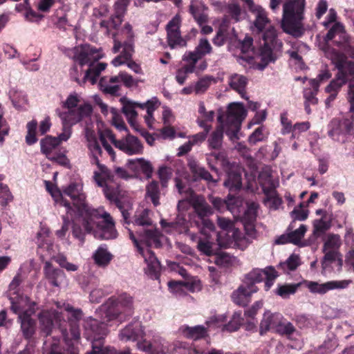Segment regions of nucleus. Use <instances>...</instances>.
<instances>
[{
    "label": "nucleus",
    "instance_id": "obj_1",
    "mask_svg": "<svg viewBox=\"0 0 354 354\" xmlns=\"http://www.w3.org/2000/svg\"><path fill=\"white\" fill-rule=\"evenodd\" d=\"M46 190L55 202L65 207L68 214L77 213L73 221V235L84 242L85 234H91L97 239H113L118 236L115 224L110 214L103 207L93 209L86 202L82 181L71 183L60 192L50 182L45 180Z\"/></svg>",
    "mask_w": 354,
    "mask_h": 354
},
{
    "label": "nucleus",
    "instance_id": "obj_2",
    "mask_svg": "<svg viewBox=\"0 0 354 354\" xmlns=\"http://www.w3.org/2000/svg\"><path fill=\"white\" fill-rule=\"evenodd\" d=\"M245 116L246 110L241 103L230 104L225 115H219L218 117L220 125L208 138L209 147L218 149L221 147L224 131L230 140L234 142L239 140L241 122Z\"/></svg>",
    "mask_w": 354,
    "mask_h": 354
},
{
    "label": "nucleus",
    "instance_id": "obj_3",
    "mask_svg": "<svg viewBox=\"0 0 354 354\" xmlns=\"http://www.w3.org/2000/svg\"><path fill=\"white\" fill-rule=\"evenodd\" d=\"M63 108L66 111H56L63 124L62 133L55 137L59 145L63 142H66L71 138V127L89 117L93 110L91 105L89 103L82 102L80 95L75 93L68 96L66 101L63 102Z\"/></svg>",
    "mask_w": 354,
    "mask_h": 354
},
{
    "label": "nucleus",
    "instance_id": "obj_4",
    "mask_svg": "<svg viewBox=\"0 0 354 354\" xmlns=\"http://www.w3.org/2000/svg\"><path fill=\"white\" fill-rule=\"evenodd\" d=\"M129 233L130 239L147 264V267L145 268V273L152 279H158L160 270V263L148 248L160 247L164 236L157 230H144L138 232L136 236L132 230L129 229Z\"/></svg>",
    "mask_w": 354,
    "mask_h": 354
},
{
    "label": "nucleus",
    "instance_id": "obj_5",
    "mask_svg": "<svg viewBox=\"0 0 354 354\" xmlns=\"http://www.w3.org/2000/svg\"><path fill=\"white\" fill-rule=\"evenodd\" d=\"M282 2L283 30L292 35L301 32L306 0H270L269 7L273 12H277Z\"/></svg>",
    "mask_w": 354,
    "mask_h": 354
},
{
    "label": "nucleus",
    "instance_id": "obj_6",
    "mask_svg": "<svg viewBox=\"0 0 354 354\" xmlns=\"http://www.w3.org/2000/svg\"><path fill=\"white\" fill-rule=\"evenodd\" d=\"M327 58L337 69L335 78L325 88L326 93L338 94L341 88L351 77H354V62L348 59L347 57L335 49L326 46L324 49Z\"/></svg>",
    "mask_w": 354,
    "mask_h": 354
},
{
    "label": "nucleus",
    "instance_id": "obj_7",
    "mask_svg": "<svg viewBox=\"0 0 354 354\" xmlns=\"http://www.w3.org/2000/svg\"><path fill=\"white\" fill-rule=\"evenodd\" d=\"M97 169L94 171L93 179L96 184L102 188L105 197L116 204L121 212L122 217L127 223H130V213L129 209H124L118 199V188L116 184L113 183L114 176L113 173L108 169L104 165L100 163L98 159H96Z\"/></svg>",
    "mask_w": 354,
    "mask_h": 354
},
{
    "label": "nucleus",
    "instance_id": "obj_8",
    "mask_svg": "<svg viewBox=\"0 0 354 354\" xmlns=\"http://www.w3.org/2000/svg\"><path fill=\"white\" fill-rule=\"evenodd\" d=\"M176 187L180 194H184L187 199L179 201L178 209L179 211L187 209L188 205H192L199 217L208 216L213 212L210 206L206 203L205 198L199 195L194 194L187 183V180L179 178H175Z\"/></svg>",
    "mask_w": 354,
    "mask_h": 354
},
{
    "label": "nucleus",
    "instance_id": "obj_9",
    "mask_svg": "<svg viewBox=\"0 0 354 354\" xmlns=\"http://www.w3.org/2000/svg\"><path fill=\"white\" fill-rule=\"evenodd\" d=\"M50 234V232L48 227L45 225L40 226L36 236L37 254L43 261L55 259L60 266L64 268L67 263L66 257L59 254V247L54 243Z\"/></svg>",
    "mask_w": 354,
    "mask_h": 354
},
{
    "label": "nucleus",
    "instance_id": "obj_10",
    "mask_svg": "<svg viewBox=\"0 0 354 354\" xmlns=\"http://www.w3.org/2000/svg\"><path fill=\"white\" fill-rule=\"evenodd\" d=\"M106 135L116 148L127 155H140L143 153L142 143L137 137L131 134H127L120 140H116L115 135L111 131H106Z\"/></svg>",
    "mask_w": 354,
    "mask_h": 354
},
{
    "label": "nucleus",
    "instance_id": "obj_11",
    "mask_svg": "<svg viewBox=\"0 0 354 354\" xmlns=\"http://www.w3.org/2000/svg\"><path fill=\"white\" fill-rule=\"evenodd\" d=\"M252 13L255 16L252 26V30L257 32H263V39L273 41L275 37H277V32L274 27L272 25L271 21L268 17L266 10L261 7Z\"/></svg>",
    "mask_w": 354,
    "mask_h": 354
},
{
    "label": "nucleus",
    "instance_id": "obj_12",
    "mask_svg": "<svg viewBox=\"0 0 354 354\" xmlns=\"http://www.w3.org/2000/svg\"><path fill=\"white\" fill-rule=\"evenodd\" d=\"M259 181L262 185L266 198L263 200L264 204L270 209L276 210L281 205L282 201L277 195L275 187L277 183L274 182L270 175H268L264 179V174L259 176Z\"/></svg>",
    "mask_w": 354,
    "mask_h": 354
},
{
    "label": "nucleus",
    "instance_id": "obj_13",
    "mask_svg": "<svg viewBox=\"0 0 354 354\" xmlns=\"http://www.w3.org/2000/svg\"><path fill=\"white\" fill-rule=\"evenodd\" d=\"M102 49L89 44H84L74 48V59L80 65L93 64L104 57Z\"/></svg>",
    "mask_w": 354,
    "mask_h": 354
},
{
    "label": "nucleus",
    "instance_id": "obj_14",
    "mask_svg": "<svg viewBox=\"0 0 354 354\" xmlns=\"http://www.w3.org/2000/svg\"><path fill=\"white\" fill-rule=\"evenodd\" d=\"M211 236L212 235L201 236L198 239L197 248L203 254L214 255L221 248H227L231 245V239H223L221 233L216 235L217 243L213 242Z\"/></svg>",
    "mask_w": 354,
    "mask_h": 354
},
{
    "label": "nucleus",
    "instance_id": "obj_15",
    "mask_svg": "<svg viewBox=\"0 0 354 354\" xmlns=\"http://www.w3.org/2000/svg\"><path fill=\"white\" fill-rule=\"evenodd\" d=\"M353 118L333 119L328 125V136L334 140L344 142L346 135L353 131Z\"/></svg>",
    "mask_w": 354,
    "mask_h": 354
},
{
    "label": "nucleus",
    "instance_id": "obj_16",
    "mask_svg": "<svg viewBox=\"0 0 354 354\" xmlns=\"http://www.w3.org/2000/svg\"><path fill=\"white\" fill-rule=\"evenodd\" d=\"M263 40L264 41L263 46L261 48L259 54L261 62L257 65V68L261 71H263L269 63L277 59V53L280 51L282 46L281 41L277 39V37L273 41Z\"/></svg>",
    "mask_w": 354,
    "mask_h": 354
},
{
    "label": "nucleus",
    "instance_id": "obj_17",
    "mask_svg": "<svg viewBox=\"0 0 354 354\" xmlns=\"http://www.w3.org/2000/svg\"><path fill=\"white\" fill-rule=\"evenodd\" d=\"M180 24V17L176 16L169 21L166 27L167 43L172 49L187 46V41L181 36Z\"/></svg>",
    "mask_w": 354,
    "mask_h": 354
},
{
    "label": "nucleus",
    "instance_id": "obj_18",
    "mask_svg": "<svg viewBox=\"0 0 354 354\" xmlns=\"http://www.w3.org/2000/svg\"><path fill=\"white\" fill-rule=\"evenodd\" d=\"M328 28L329 30L324 37L326 42L332 40L336 35H339V41H336L337 46L351 56V54L353 53L351 52V38L345 32L343 24L340 22L335 23Z\"/></svg>",
    "mask_w": 354,
    "mask_h": 354
},
{
    "label": "nucleus",
    "instance_id": "obj_19",
    "mask_svg": "<svg viewBox=\"0 0 354 354\" xmlns=\"http://www.w3.org/2000/svg\"><path fill=\"white\" fill-rule=\"evenodd\" d=\"M351 283V280L330 281L323 283L311 281H304L305 286L310 292L319 295L326 294L329 290L335 289L346 288Z\"/></svg>",
    "mask_w": 354,
    "mask_h": 354
},
{
    "label": "nucleus",
    "instance_id": "obj_20",
    "mask_svg": "<svg viewBox=\"0 0 354 354\" xmlns=\"http://www.w3.org/2000/svg\"><path fill=\"white\" fill-rule=\"evenodd\" d=\"M39 328L45 335L51 333L54 326L59 324L62 319L61 312L53 310H43L38 315Z\"/></svg>",
    "mask_w": 354,
    "mask_h": 354
},
{
    "label": "nucleus",
    "instance_id": "obj_21",
    "mask_svg": "<svg viewBox=\"0 0 354 354\" xmlns=\"http://www.w3.org/2000/svg\"><path fill=\"white\" fill-rule=\"evenodd\" d=\"M212 51V47L206 38H201L193 51H186L183 56V60L186 62L196 64L198 60Z\"/></svg>",
    "mask_w": 354,
    "mask_h": 354
},
{
    "label": "nucleus",
    "instance_id": "obj_22",
    "mask_svg": "<svg viewBox=\"0 0 354 354\" xmlns=\"http://www.w3.org/2000/svg\"><path fill=\"white\" fill-rule=\"evenodd\" d=\"M11 310L20 317V315H33L35 312V302H30L28 297L19 295L17 297H10Z\"/></svg>",
    "mask_w": 354,
    "mask_h": 354
},
{
    "label": "nucleus",
    "instance_id": "obj_23",
    "mask_svg": "<svg viewBox=\"0 0 354 354\" xmlns=\"http://www.w3.org/2000/svg\"><path fill=\"white\" fill-rule=\"evenodd\" d=\"M324 245L322 251L324 253V258L326 261L340 254L339 249L342 245V239L339 235L335 234H328L323 239Z\"/></svg>",
    "mask_w": 354,
    "mask_h": 354
},
{
    "label": "nucleus",
    "instance_id": "obj_24",
    "mask_svg": "<svg viewBox=\"0 0 354 354\" xmlns=\"http://www.w3.org/2000/svg\"><path fill=\"white\" fill-rule=\"evenodd\" d=\"M144 330L139 321H134L127 325L119 333V338L122 341H136L142 337Z\"/></svg>",
    "mask_w": 354,
    "mask_h": 354
},
{
    "label": "nucleus",
    "instance_id": "obj_25",
    "mask_svg": "<svg viewBox=\"0 0 354 354\" xmlns=\"http://www.w3.org/2000/svg\"><path fill=\"white\" fill-rule=\"evenodd\" d=\"M258 291L256 286H248L244 282L236 290L234 291L231 298L236 304L246 306L250 301V298L253 293Z\"/></svg>",
    "mask_w": 354,
    "mask_h": 354
},
{
    "label": "nucleus",
    "instance_id": "obj_26",
    "mask_svg": "<svg viewBox=\"0 0 354 354\" xmlns=\"http://www.w3.org/2000/svg\"><path fill=\"white\" fill-rule=\"evenodd\" d=\"M282 317L283 315L279 313L265 311L260 323V334L262 335L271 330L276 331L277 326L282 321Z\"/></svg>",
    "mask_w": 354,
    "mask_h": 354
},
{
    "label": "nucleus",
    "instance_id": "obj_27",
    "mask_svg": "<svg viewBox=\"0 0 354 354\" xmlns=\"http://www.w3.org/2000/svg\"><path fill=\"white\" fill-rule=\"evenodd\" d=\"M218 225L223 230L221 232L223 239L230 238L231 244L240 240L241 233L238 229L234 227L233 223L231 221L225 218L218 217Z\"/></svg>",
    "mask_w": 354,
    "mask_h": 354
},
{
    "label": "nucleus",
    "instance_id": "obj_28",
    "mask_svg": "<svg viewBox=\"0 0 354 354\" xmlns=\"http://www.w3.org/2000/svg\"><path fill=\"white\" fill-rule=\"evenodd\" d=\"M207 7L200 0H192L189 5V12L198 25L208 21Z\"/></svg>",
    "mask_w": 354,
    "mask_h": 354
},
{
    "label": "nucleus",
    "instance_id": "obj_29",
    "mask_svg": "<svg viewBox=\"0 0 354 354\" xmlns=\"http://www.w3.org/2000/svg\"><path fill=\"white\" fill-rule=\"evenodd\" d=\"M122 104V112L127 118L129 124L136 131H138V125L137 124L138 113L136 111V107L138 106L137 104L139 102H133L127 98L122 97L120 99Z\"/></svg>",
    "mask_w": 354,
    "mask_h": 354
},
{
    "label": "nucleus",
    "instance_id": "obj_30",
    "mask_svg": "<svg viewBox=\"0 0 354 354\" xmlns=\"http://www.w3.org/2000/svg\"><path fill=\"white\" fill-rule=\"evenodd\" d=\"M160 225L163 230L169 234H181L186 232L188 227L186 219L181 215L178 216L175 222L167 223L162 219Z\"/></svg>",
    "mask_w": 354,
    "mask_h": 354
},
{
    "label": "nucleus",
    "instance_id": "obj_31",
    "mask_svg": "<svg viewBox=\"0 0 354 354\" xmlns=\"http://www.w3.org/2000/svg\"><path fill=\"white\" fill-rule=\"evenodd\" d=\"M252 39L251 37H245L240 44L241 55L238 56L237 62L241 65L250 64L254 59V50L252 47Z\"/></svg>",
    "mask_w": 354,
    "mask_h": 354
},
{
    "label": "nucleus",
    "instance_id": "obj_32",
    "mask_svg": "<svg viewBox=\"0 0 354 354\" xmlns=\"http://www.w3.org/2000/svg\"><path fill=\"white\" fill-rule=\"evenodd\" d=\"M127 167L133 171L142 172L147 177H150L153 171L151 162L144 158L129 159L127 163Z\"/></svg>",
    "mask_w": 354,
    "mask_h": 354
},
{
    "label": "nucleus",
    "instance_id": "obj_33",
    "mask_svg": "<svg viewBox=\"0 0 354 354\" xmlns=\"http://www.w3.org/2000/svg\"><path fill=\"white\" fill-rule=\"evenodd\" d=\"M198 112L199 115L196 120L197 124L205 131H209L211 129V125L208 124V122H212L214 120L215 116L214 111H207L204 102H200L198 103Z\"/></svg>",
    "mask_w": 354,
    "mask_h": 354
},
{
    "label": "nucleus",
    "instance_id": "obj_34",
    "mask_svg": "<svg viewBox=\"0 0 354 354\" xmlns=\"http://www.w3.org/2000/svg\"><path fill=\"white\" fill-rule=\"evenodd\" d=\"M141 109H146L147 114L145 116V120L149 128H153L155 119L153 118L154 111L160 106V103L157 97H153L142 104H137Z\"/></svg>",
    "mask_w": 354,
    "mask_h": 354
},
{
    "label": "nucleus",
    "instance_id": "obj_35",
    "mask_svg": "<svg viewBox=\"0 0 354 354\" xmlns=\"http://www.w3.org/2000/svg\"><path fill=\"white\" fill-rule=\"evenodd\" d=\"M85 137L87 141L88 149L93 157L94 161L96 162V159H98V156L102 153V149L98 142L97 135L94 131L86 128Z\"/></svg>",
    "mask_w": 354,
    "mask_h": 354
},
{
    "label": "nucleus",
    "instance_id": "obj_36",
    "mask_svg": "<svg viewBox=\"0 0 354 354\" xmlns=\"http://www.w3.org/2000/svg\"><path fill=\"white\" fill-rule=\"evenodd\" d=\"M147 335L153 337L152 354H166L170 352L171 344L158 333L149 331Z\"/></svg>",
    "mask_w": 354,
    "mask_h": 354
},
{
    "label": "nucleus",
    "instance_id": "obj_37",
    "mask_svg": "<svg viewBox=\"0 0 354 354\" xmlns=\"http://www.w3.org/2000/svg\"><path fill=\"white\" fill-rule=\"evenodd\" d=\"M44 272L50 283L54 286H59L65 279L64 272L53 268L48 261L45 262Z\"/></svg>",
    "mask_w": 354,
    "mask_h": 354
},
{
    "label": "nucleus",
    "instance_id": "obj_38",
    "mask_svg": "<svg viewBox=\"0 0 354 354\" xmlns=\"http://www.w3.org/2000/svg\"><path fill=\"white\" fill-rule=\"evenodd\" d=\"M179 332L187 338L196 340L205 336L207 328L201 325L193 327L184 325L179 328Z\"/></svg>",
    "mask_w": 354,
    "mask_h": 354
},
{
    "label": "nucleus",
    "instance_id": "obj_39",
    "mask_svg": "<svg viewBox=\"0 0 354 354\" xmlns=\"http://www.w3.org/2000/svg\"><path fill=\"white\" fill-rule=\"evenodd\" d=\"M107 64L104 62H95L91 64L88 68L84 71V79H87L91 84H95L102 71L105 70Z\"/></svg>",
    "mask_w": 354,
    "mask_h": 354
},
{
    "label": "nucleus",
    "instance_id": "obj_40",
    "mask_svg": "<svg viewBox=\"0 0 354 354\" xmlns=\"http://www.w3.org/2000/svg\"><path fill=\"white\" fill-rule=\"evenodd\" d=\"M322 274L326 275L330 272H339L342 270L343 261L341 254H337V257L328 259L326 258L322 259Z\"/></svg>",
    "mask_w": 354,
    "mask_h": 354
},
{
    "label": "nucleus",
    "instance_id": "obj_41",
    "mask_svg": "<svg viewBox=\"0 0 354 354\" xmlns=\"http://www.w3.org/2000/svg\"><path fill=\"white\" fill-rule=\"evenodd\" d=\"M188 166L194 175V180L204 179L209 182H216L213 180L211 174L204 167H201L195 160L190 159L188 162Z\"/></svg>",
    "mask_w": 354,
    "mask_h": 354
},
{
    "label": "nucleus",
    "instance_id": "obj_42",
    "mask_svg": "<svg viewBox=\"0 0 354 354\" xmlns=\"http://www.w3.org/2000/svg\"><path fill=\"white\" fill-rule=\"evenodd\" d=\"M32 315H20L19 317L23 335L26 339L31 338L35 332V322L31 318Z\"/></svg>",
    "mask_w": 354,
    "mask_h": 354
},
{
    "label": "nucleus",
    "instance_id": "obj_43",
    "mask_svg": "<svg viewBox=\"0 0 354 354\" xmlns=\"http://www.w3.org/2000/svg\"><path fill=\"white\" fill-rule=\"evenodd\" d=\"M93 258L98 266L105 267L111 261L112 255L105 245H100L93 253Z\"/></svg>",
    "mask_w": 354,
    "mask_h": 354
},
{
    "label": "nucleus",
    "instance_id": "obj_44",
    "mask_svg": "<svg viewBox=\"0 0 354 354\" xmlns=\"http://www.w3.org/2000/svg\"><path fill=\"white\" fill-rule=\"evenodd\" d=\"M247 83V78L240 74H233L229 79V85L230 87L237 91L242 97H245V89Z\"/></svg>",
    "mask_w": 354,
    "mask_h": 354
},
{
    "label": "nucleus",
    "instance_id": "obj_45",
    "mask_svg": "<svg viewBox=\"0 0 354 354\" xmlns=\"http://www.w3.org/2000/svg\"><path fill=\"white\" fill-rule=\"evenodd\" d=\"M122 48V50L121 53L119 55L122 58L127 61V62L131 60V57L133 50V44L131 43L124 42L121 44V42L114 40V46L113 47V52L116 53L119 52L120 49Z\"/></svg>",
    "mask_w": 354,
    "mask_h": 354
},
{
    "label": "nucleus",
    "instance_id": "obj_46",
    "mask_svg": "<svg viewBox=\"0 0 354 354\" xmlns=\"http://www.w3.org/2000/svg\"><path fill=\"white\" fill-rule=\"evenodd\" d=\"M40 145L41 152L44 153L47 158H49L50 156L56 153L55 151L59 144L55 137L47 136L41 140Z\"/></svg>",
    "mask_w": 354,
    "mask_h": 354
},
{
    "label": "nucleus",
    "instance_id": "obj_47",
    "mask_svg": "<svg viewBox=\"0 0 354 354\" xmlns=\"http://www.w3.org/2000/svg\"><path fill=\"white\" fill-rule=\"evenodd\" d=\"M100 90L111 95H117L120 89L118 82H111V77H102L99 82Z\"/></svg>",
    "mask_w": 354,
    "mask_h": 354
},
{
    "label": "nucleus",
    "instance_id": "obj_48",
    "mask_svg": "<svg viewBox=\"0 0 354 354\" xmlns=\"http://www.w3.org/2000/svg\"><path fill=\"white\" fill-rule=\"evenodd\" d=\"M224 186L232 192L239 190L242 186L241 174L236 171L229 173L227 179L224 182Z\"/></svg>",
    "mask_w": 354,
    "mask_h": 354
},
{
    "label": "nucleus",
    "instance_id": "obj_49",
    "mask_svg": "<svg viewBox=\"0 0 354 354\" xmlns=\"http://www.w3.org/2000/svg\"><path fill=\"white\" fill-rule=\"evenodd\" d=\"M267 274V268L265 270L254 269L247 274L244 283L248 286H255V283L262 281Z\"/></svg>",
    "mask_w": 354,
    "mask_h": 354
},
{
    "label": "nucleus",
    "instance_id": "obj_50",
    "mask_svg": "<svg viewBox=\"0 0 354 354\" xmlns=\"http://www.w3.org/2000/svg\"><path fill=\"white\" fill-rule=\"evenodd\" d=\"M63 335L64 337V340L66 342V344L70 347L72 346V354H77L76 349L75 348V345L78 343V340L80 339V329L78 326L73 325L71 326V330H70V335L68 336V334H66V331L63 332Z\"/></svg>",
    "mask_w": 354,
    "mask_h": 354
},
{
    "label": "nucleus",
    "instance_id": "obj_51",
    "mask_svg": "<svg viewBox=\"0 0 354 354\" xmlns=\"http://www.w3.org/2000/svg\"><path fill=\"white\" fill-rule=\"evenodd\" d=\"M216 80L211 75H205L199 79L194 85V90L196 94L204 93L213 83H216Z\"/></svg>",
    "mask_w": 354,
    "mask_h": 354
},
{
    "label": "nucleus",
    "instance_id": "obj_52",
    "mask_svg": "<svg viewBox=\"0 0 354 354\" xmlns=\"http://www.w3.org/2000/svg\"><path fill=\"white\" fill-rule=\"evenodd\" d=\"M299 286L300 283L279 284L275 290V293L283 299H287L291 295L295 294Z\"/></svg>",
    "mask_w": 354,
    "mask_h": 354
},
{
    "label": "nucleus",
    "instance_id": "obj_53",
    "mask_svg": "<svg viewBox=\"0 0 354 354\" xmlns=\"http://www.w3.org/2000/svg\"><path fill=\"white\" fill-rule=\"evenodd\" d=\"M149 211L147 209L140 208L138 209L134 215L132 223L134 226H148L151 223L149 217Z\"/></svg>",
    "mask_w": 354,
    "mask_h": 354
},
{
    "label": "nucleus",
    "instance_id": "obj_54",
    "mask_svg": "<svg viewBox=\"0 0 354 354\" xmlns=\"http://www.w3.org/2000/svg\"><path fill=\"white\" fill-rule=\"evenodd\" d=\"M122 16L116 15L115 13L108 21H102L100 27L104 29V33L109 35L111 29H117L122 21Z\"/></svg>",
    "mask_w": 354,
    "mask_h": 354
},
{
    "label": "nucleus",
    "instance_id": "obj_55",
    "mask_svg": "<svg viewBox=\"0 0 354 354\" xmlns=\"http://www.w3.org/2000/svg\"><path fill=\"white\" fill-rule=\"evenodd\" d=\"M187 64L179 68L176 74V80L180 84H183L185 82L187 75L193 73L196 69V64L193 62H187Z\"/></svg>",
    "mask_w": 354,
    "mask_h": 354
},
{
    "label": "nucleus",
    "instance_id": "obj_56",
    "mask_svg": "<svg viewBox=\"0 0 354 354\" xmlns=\"http://www.w3.org/2000/svg\"><path fill=\"white\" fill-rule=\"evenodd\" d=\"M300 264L299 257L297 254H291L288 259L283 263H280L278 268L283 272L288 273L295 270Z\"/></svg>",
    "mask_w": 354,
    "mask_h": 354
},
{
    "label": "nucleus",
    "instance_id": "obj_57",
    "mask_svg": "<svg viewBox=\"0 0 354 354\" xmlns=\"http://www.w3.org/2000/svg\"><path fill=\"white\" fill-rule=\"evenodd\" d=\"M83 66L75 62V64L71 67L69 72L71 77L80 85H82L87 82V79H84V72L82 69Z\"/></svg>",
    "mask_w": 354,
    "mask_h": 354
},
{
    "label": "nucleus",
    "instance_id": "obj_58",
    "mask_svg": "<svg viewBox=\"0 0 354 354\" xmlns=\"http://www.w3.org/2000/svg\"><path fill=\"white\" fill-rule=\"evenodd\" d=\"M147 196L149 197L153 204L155 206H157L160 204L159 203V197H160V190L158 187V183L156 181H151L147 186Z\"/></svg>",
    "mask_w": 354,
    "mask_h": 354
},
{
    "label": "nucleus",
    "instance_id": "obj_59",
    "mask_svg": "<svg viewBox=\"0 0 354 354\" xmlns=\"http://www.w3.org/2000/svg\"><path fill=\"white\" fill-rule=\"evenodd\" d=\"M21 281V268H20L9 285L8 292L9 299H10V297H17L21 295L19 293V285Z\"/></svg>",
    "mask_w": 354,
    "mask_h": 354
},
{
    "label": "nucleus",
    "instance_id": "obj_60",
    "mask_svg": "<svg viewBox=\"0 0 354 354\" xmlns=\"http://www.w3.org/2000/svg\"><path fill=\"white\" fill-rule=\"evenodd\" d=\"M268 133L263 126L257 128L249 137V142L255 145L259 142L263 141L268 137Z\"/></svg>",
    "mask_w": 354,
    "mask_h": 354
},
{
    "label": "nucleus",
    "instance_id": "obj_61",
    "mask_svg": "<svg viewBox=\"0 0 354 354\" xmlns=\"http://www.w3.org/2000/svg\"><path fill=\"white\" fill-rule=\"evenodd\" d=\"M276 333L287 335L288 337H290L295 332V328L292 323L286 321L284 317H282V321L280 322L279 325L277 326V328L275 331Z\"/></svg>",
    "mask_w": 354,
    "mask_h": 354
},
{
    "label": "nucleus",
    "instance_id": "obj_62",
    "mask_svg": "<svg viewBox=\"0 0 354 354\" xmlns=\"http://www.w3.org/2000/svg\"><path fill=\"white\" fill-rule=\"evenodd\" d=\"M26 127L27 135L26 136V142L28 145H32L37 141V138L35 134L37 127V122L35 120H32L27 124Z\"/></svg>",
    "mask_w": 354,
    "mask_h": 354
},
{
    "label": "nucleus",
    "instance_id": "obj_63",
    "mask_svg": "<svg viewBox=\"0 0 354 354\" xmlns=\"http://www.w3.org/2000/svg\"><path fill=\"white\" fill-rule=\"evenodd\" d=\"M111 82H122L126 86L131 87L136 85L133 77L125 72H121L118 75L111 77Z\"/></svg>",
    "mask_w": 354,
    "mask_h": 354
},
{
    "label": "nucleus",
    "instance_id": "obj_64",
    "mask_svg": "<svg viewBox=\"0 0 354 354\" xmlns=\"http://www.w3.org/2000/svg\"><path fill=\"white\" fill-rule=\"evenodd\" d=\"M242 205V200L239 197L229 194L225 201V206L232 214L237 213L239 207Z\"/></svg>",
    "mask_w": 354,
    "mask_h": 354
}]
</instances>
